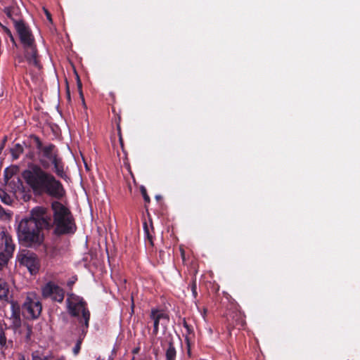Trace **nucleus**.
Segmentation results:
<instances>
[{
    "mask_svg": "<svg viewBox=\"0 0 360 360\" xmlns=\"http://www.w3.org/2000/svg\"><path fill=\"white\" fill-rule=\"evenodd\" d=\"M46 215L43 206L32 208L27 217L22 218L17 227V236L20 244L26 248H37L44 241V231L49 223L46 220Z\"/></svg>",
    "mask_w": 360,
    "mask_h": 360,
    "instance_id": "obj_1",
    "label": "nucleus"
},
{
    "mask_svg": "<svg viewBox=\"0 0 360 360\" xmlns=\"http://www.w3.org/2000/svg\"><path fill=\"white\" fill-rule=\"evenodd\" d=\"M22 176L35 194H46L57 200L65 195L62 183L39 165L30 164L22 172Z\"/></svg>",
    "mask_w": 360,
    "mask_h": 360,
    "instance_id": "obj_2",
    "label": "nucleus"
},
{
    "mask_svg": "<svg viewBox=\"0 0 360 360\" xmlns=\"http://www.w3.org/2000/svg\"><path fill=\"white\" fill-rule=\"evenodd\" d=\"M51 213L49 210L43 207L46 220L50 224L46 231L53 229L56 236L73 235L77 231L75 218L68 207L58 200L51 202Z\"/></svg>",
    "mask_w": 360,
    "mask_h": 360,
    "instance_id": "obj_3",
    "label": "nucleus"
},
{
    "mask_svg": "<svg viewBox=\"0 0 360 360\" xmlns=\"http://www.w3.org/2000/svg\"><path fill=\"white\" fill-rule=\"evenodd\" d=\"M66 303L69 314L72 317L77 318L79 324V335L76 344H79V347H81L89 327L91 314L88 309L87 303L83 297L72 292L68 293Z\"/></svg>",
    "mask_w": 360,
    "mask_h": 360,
    "instance_id": "obj_4",
    "label": "nucleus"
},
{
    "mask_svg": "<svg viewBox=\"0 0 360 360\" xmlns=\"http://www.w3.org/2000/svg\"><path fill=\"white\" fill-rule=\"evenodd\" d=\"M15 28L19 35L25 49V56L30 64L40 67L38 51L34 43V38L30 28L22 20L15 21Z\"/></svg>",
    "mask_w": 360,
    "mask_h": 360,
    "instance_id": "obj_5",
    "label": "nucleus"
},
{
    "mask_svg": "<svg viewBox=\"0 0 360 360\" xmlns=\"http://www.w3.org/2000/svg\"><path fill=\"white\" fill-rule=\"evenodd\" d=\"M40 158V166L44 169L50 167L49 161L51 162L54 167V172L56 174L63 179H67L68 175L64 171V163L62 158L59 156L58 149L53 143H49L39 152Z\"/></svg>",
    "mask_w": 360,
    "mask_h": 360,
    "instance_id": "obj_6",
    "label": "nucleus"
},
{
    "mask_svg": "<svg viewBox=\"0 0 360 360\" xmlns=\"http://www.w3.org/2000/svg\"><path fill=\"white\" fill-rule=\"evenodd\" d=\"M15 244L11 236L6 231L0 232V269L7 264L13 256Z\"/></svg>",
    "mask_w": 360,
    "mask_h": 360,
    "instance_id": "obj_7",
    "label": "nucleus"
},
{
    "mask_svg": "<svg viewBox=\"0 0 360 360\" xmlns=\"http://www.w3.org/2000/svg\"><path fill=\"white\" fill-rule=\"evenodd\" d=\"M42 305L41 302L33 296H27L22 306V314L27 319H35L41 314Z\"/></svg>",
    "mask_w": 360,
    "mask_h": 360,
    "instance_id": "obj_8",
    "label": "nucleus"
},
{
    "mask_svg": "<svg viewBox=\"0 0 360 360\" xmlns=\"http://www.w3.org/2000/svg\"><path fill=\"white\" fill-rule=\"evenodd\" d=\"M42 295L50 297L53 301L61 303L65 297L64 290L53 281L46 283L41 288Z\"/></svg>",
    "mask_w": 360,
    "mask_h": 360,
    "instance_id": "obj_9",
    "label": "nucleus"
},
{
    "mask_svg": "<svg viewBox=\"0 0 360 360\" xmlns=\"http://www.w3.org/2000/svg\"><path fill=\"white\" fill-rule=\"evenodd\" d=\"M150 319L153 321V332L152 335L156 336L159 332V325L162 321L161 325L166 327L167 323L169 322V315L165 313L162 309L153 308L149 315Z\"/></svg>",
    "mask_w": 360,
    "mask_h": 360,
    "instance_id": "obj_10",
    "label": "nucleus"
},
{
    "mask_svg": "<svg viewBox=\"0 0 360 360\" xmlns=\"http://www.w3.org/2000/svg\"><path fill=\"white\" fill-rule=\"evenodd\" d=\"M17 258L20 264L25 266L32 274L38 271L39 262L36 255L29 251L18 254Z\"/></svg>",
    "mask_w": 360,
    "mask_h": 360,
    "instance_id": "obj_11",
    "label": "nucleus"
},
{
    "mask_svg": "<svg viewBox=\"0 0 360 360\" xmlns=\"http://www.w3.org/2000/svg\"><path fill=\"white\" fill-rule=\"evenodd\" d=\"M11 316L9 319L11 321L10 328L13 329L15 333H22L21 325L22 321L20 318L22 307L15 301H11Z\"/></svg>",
    "mask_w": 360,
    "mask_h": 360,
    "instance_id": "obj_12",
    "label": "nucleus"
},
{
    "mask_svg": "<svg viewBox=\"0 0 360 360\" xmlns=\"http://www.w3.org/2000/svg\"><path fill=\"white\" fill-rule=\"evenodd\" d=\"M161 346L165 351V360H176V350L174 346L173 338L169 335L161 342Z\"/></svg>",
    "mask_w": 360,
    "mask_h": 360,
    "instance_id": "obj_13",
    "label": "nucleus"
},
{
    "mask_svg": "<svg viewBox=\"0 0 360 360\" xmlns=\"http://www.w3.org/2000/svg\"><path fill=\"white\" fill-rule=\"evenodd\" d=\"M23 145L26 148L30 150L28 155L30 158L34 157V152L31 150L32 148H35L39 152L44 147L39 137L35 134L30 135L27 139L23 141Z\"/></svg>",
    "mask_w": 360,
    "mask_h": 360,
    "instance_id": "obj_14",
    "label": "nucleus"
},
{
    "mask_svg": "<svg viewBox=\"0 0 360 360\" xmlns=\"http://www.w3.org/2000/svg\"><path fill=\"white\" fill-rule=\"evenodd\" d=\"M10 285L4 278H0V300L8 301Z\"/></svg>",
    "mask_w": 360,
    "mask_h": 360,
    "instance_id": "obj_15",
    "label": "nucleus"
},
{
    "mask_svg": "<svg viewBox=\"0 0 360 360\" xmlns=\"http://www.w3.org/2000/svg\"><path fill=\"white\" fill-rule=\"evenodd\" d=\"M24 147L20 143H15L11 149L10 152L13 160L19 158L20 155L23 153Z\"/></svg>",
    "mask_w": 360,
    "mask_h": 360,
    "instance_id": "obj_16",
    "label": "nucleus"
},
{
    "mask_svg": "<svg viewBox=\"0 0 360 360\" xmlns=\"http://www.w3.org/2000/svg\"><path fill=\"white\" fill-rule=\"evenodd\" d=\"M45 252L46 255L53 258L60 254V250L56 245H50L45 247Z\"/></svg>",
    "mask_w": 360,
    "mask_h": 360,
    "instance_id": "obj_17",
    "label": "nucleus"
},
{
    "mask_svg": "<svg viewBox=\"0 0 360 360\" xmlns=\"http://www.w3.org/2000/svg\"><path fill=\"white\" fill-rule=\"evenodd\" d=\"M21 329H22V333H18L19 334L25 333V341L29 342L31 339V335L32 333V327L29 325H24V326L21 325Z\"/></svg>",
    "mask_w": 360,
    "mask_h": 360,
    "instance_id": "obj_18",
    "label": "nucleus"
},
{
    "mask_svg": "<svg viewBox=\"0 0 360 360\" xmlns=\"http://www.w3.org/2000/svg\"><path fill=\"white\" fill-rule=\"evenodd\" d=\"M143 229L147 240L151 245H153V236L146 222L143 223Z\"/></svg>",
    "mask_w": 360,
    "mask_h": 360,
    "instance_id": "obj_19",
    "label": "nucleus"
},
{
    "mask_svg": "<svg viewBox=\"0 0 360 360\" xmlns=\"http://www.w3.org/2000/svg\"><path fill=\"white\" fill-rule=\"evenodd\" d=\"M0 198L6 205H10L12 202L11 196L3 190H0Z\"/></svg>",
    "mask_w": 360,
    "mask_h": 360,
    "instance_id": "obj_20",
    "label": "nucleus"
},
{
    "mask_svg": "<svg viewBox=\"0 0 360 360\" xmlns=\"http://www.w3.org/2000/svg\"><path fill=\"white\" fill-rule=\"evenodd\" d=\"M6 337L5 335V328L4 326L0 323V347H3L6 345Z\"/></svg>",
    "mask_w": 360,
    "mask_h": 360,
    "instance_id": "obj_21",
    "label": "nucleus"
},
{
    "mask_svg": "<svg viewBox=\"0 0 360 360\" xmlns=\"http://www.w3.org/2000/svg\"><path fill=\"white\" fill-rule=\"evenodd\" d=\"M76 75V79H77V86L79 94V97L81 99H84L83 91H82V83L81 82V79L79 78V76L77 72H75Z\"/></svg>",
    "mask_w": 360,
    "mask_h": 360,
    "instance_id": "obj_22",
    "label": "nucleus"
},
{
    "mask_svg": "<svg viewBox=\"0 0 360 360\" xmlns=\"http://www.w3.org/2000/svg\"><path fill=\"white\" fill-rule=\"evenodd\" d=\"M76 75V79H77V86L79 94V97L81 99H84L83 91H82V83L81 82V79L79 78V76L77 72H75Z\"/></svg>",
    "mask_w": 360,
    "mask_h": 360,
    "instance_id": "obj_23",
    "label": "nucleus"
},
{
    "mask_svg": "<svg viewBox=\"0 0 360 360\" xmlns=\"http://www.w3.org/2000/svg\"><path fill=\"white\" fill-rule=\"evenodd\" d=\"M140 191L143 198L145 202L149 203L150 202V199L149 195L147 193V190L144 186H141L140 187Z\"/></svg>",
    "mask_w": 360,
    "mask_h": 360,
    "instance_id": "obj_24",
    "label": "nucleus"
},
{
    "mask_svg": "<svg viewBox=\"0 0 360 360\" xmlns=\"http://www.w3.org/2000/svg\"><path fill=\"white\" fill-rule=\"evenodd\" d=\"M191 288L193 296L194 297V298H196L198 296V292H197V283H196L195 278H193Z\"/></svg>",
    "mask_w": 360,
    "mask_h": 360,
    "instance_id": "obj_25",
    "label": "nucleus"
},
{
    "mask_svg": "<svg viewBox=\"0 0 360 360\" xmlns=\"http://www.w3.org/2000/svg\"><path fill=\"white\" fill-rule=\"evenodd\" d=\"M0 25L1 26V27H2L3 30H4V32H5V34L10 38L11 41L13 43H15V39H14V37H13L11 30L8 27H6L4 26L3 25H1V23H0Z\"/></svg>",
    "mask_w": 360,
    "mask_h": 360,
    "instance_id": "obj_26",
    "label": "nucleus"
},
{
    "mask_svg": "<svg viewBox=\"0 0 360 360\" xmlns=\"http://www.w3.org/2000/svg\"><path fill=\"white\" fill-rule=\"evenodd\" d=\"M117 131H118L120 143L122 150L124 151L123 139H122V134H121V128H120V126L119 124H117Z\"/></svg>",
    "mask_w": 360,
    "mask_h": 360,
    "instance_id": "obj_27",
    "label": "nucleus"
},
{
    "mask_svg": "<svg viewBox=\"0 0 360 360\" xmlns=\"http://www.w3.org/2000/svg\"><path fill=\"white\" fill-rule=\"evenodd\" d=\"M32 360H47V356H44V358H41L37 352H33L32 354Z\"/></svg>",
    "mask_w": 360,
    "mask_h": 360,
    "instance_id": "obj_28",
    "label": "nucleus"
},
{
    "mask_svg": "<svg viewBox=\"0 0 360 360\" xmlns=\"http://www.w3.org/2000/svg\"><path fill=\"white\" fill-rule=\"evenodd\" d=\"M43 10H44V14L47 18V20L51 22L52 23L53 22V20H52V17H51V13L46 8H43Z\"/></svg>",
    "mask_w": 360,
    "mask_h": 360,
    "instance_id": "obj_29",
    "label": "nucleus"
},
{
    "mask_svg": "<svg viewBox=\"0 0 360 360\" xmlns=\"http://www.w3.org/2000/svg\"><path fill=\"white\" fill-rule=\"evenodd\" d=\"M12 172H11L8 169V168H6L5 170H4V177L5 179H6V181H8L9 179H11L12 177Z\"/></svg>",
    "mask_w": 360,
    "mask_h": 360,
    "instance_id": "obj_30",
    "label": "nucleus"
},
{
    "mask_svg": "<svg viewBox=\"0 0 360 360\" xmlns=\"http://www.w3.org/2000/svg\"><path fill=\"white\" fill-rule=\"evenodd\" d=\"M76 281H77V278L73 277L72 279L68 281L67 286L70 288V290H72V286L75 284Z\"/></svg>",
    "mask_w": 360,
    "mask_h": 360,
    "instance_id": "obj_31",
    "label": "nucleus"
},
{
    "mask_svg": "<svg viewBox=\"0 0 360 360\" xmlns=\"http://www.w3.org/2000/svg\"><path fill=\"white\" fill-rule=\"evenodd\" d=\"M81 349V347H79V344H76L73 348V354L75 355H77Z\"/></svg>",
    "mask_w": 360,
    "mask_h": 360,
    "instance_id": "obj_32",
    "label": "nucleus"
},
{
    "mask_svg": "<svg viewBox=\"0 0 360 360\" xmlns=\"http://www.w3.org/2000/svg\"><path fill=\"white\" fill-rule=\"evenodd\" d=\"M66 96H67L68 101L70 102L71 101V96H70V91L69 86L68 84H67V86H66Z\"/></svg>",
    "mask_w": 360,
    "mask_h": 360,
    "instance_id": "obj_33",
    "label": "nucleus"
},
{
    "mask_svg": "<svg viewBox=\"0 0 360 360\" xmlns=\"http://www.w3.org/2000/svg\"><path fill=\"white\" fill-rule=\"evenodd\" d=\"M4 13L6 14L8 17H11V8L10 7H6L4 8Z\"/></svg>",
    "mask_w": 360,
    "mask_h": 360,
    "instance_id": "obj_34",
    "label": "nucleus"
},
{
    "mask_svg": "<svg viewBox=\"0 0 360 360\" xmlns=\"http://www.w3.org/2000/svg\"><path fill=\"white\" fill-rule=\"evenodd\" d=\"M140 350H141V347H140V345H139L137 347H134V348L132 349L131 352H132V354H139V353Z\"/></svg>",
    "mask_w": 360,
    "mask_h": 360,
    "instance_id": "obj_35",
    "label": "nucleus"
},
{
    "mask_svg": "<svg viewBox=\"0 0 360 360\" xmlns=\"http://www.w3.org/2000/svg\"><path fill=\"white\" fill-rule=\"evenodd\" d=\"M183 326L186 328L188 331L190 330V326L188 324V323L186 322V319H183Z\"/></svg>",
    "mask_w": 360,
    "mask_h": 360,
    "instance_id": "obj_36",
    "label": "nucleus"
},
{
    "mask_svg": "<svg viewBox=\"0 0 360 360\" xmlns=\"http://www.w3.org/2000/svg\"><path fill=\"white\" fill-rule=\"evenodd\" d=\"M207 313V309L204 307L202 309V311L201 312V314H202V316L204 319H205V316H206Z\"/></svg>",
    "mask_w": 360,
    "mask_h": 360,
    "instance_id": "obj_37",
    "label": "nucleus"
},
{
    "mask_svg": "<svg viewBox=\"0 0 360 360\" xmlns=\"http://www.w3.org/2000/svg\"><path fill=\"white\" fill-rule=\"evenodd\" d=\"M16 360H25V356L22 354H18Z\"/></svg>",
    "mask_w": 360,
    "mask_h": 360,
    "instance_id": "obj_38",
    "label": "nucleus"
},
{
    "mask_svg": "<svg viewBox=\"0 0 360 360\" xmlns=\"http://www.w3.org/2000/svg\"><path fill=\"white\" fill-rule=\"evenodd\" d=\"M164 254H165V252L163 250H160L159 252V257H160L161 259H162Z\"/></svg>",
    "mask_w": 360,
    "mask_h": 360,
    "instance_id": "obj_39",
    "label": "nucleus"
},
{
    "mask_svg": "<svg viewBox=\"0 0 360 360\" xmlns=\"http://www.w3.org/2000/svg\"><path fill=\"white\" fill-rule=\"evenodd\" d=\"M4 212L3 207L0 205V216L3 214Z\"/></svg>",
    "mask_w": 360,
    "mask_h": 360,
    "instance_id": "obj_40",
    "label": "nucleus"
},
{
    "mask_svg": "<svg viewBox=\"0 0 360 360\" xmlns=\"http://www.w3.org/2000/svg\"><path fill=\"white\" fill-rule=\"evenodd\" d=\"M81 100H82V103L83 106L86 108V105L84 99H81Z\"/></svg>",
    "mask_w": 360,
    "mask_h": 360,
    "instance_id": "obj_41",
    "label": "nucleus"
},
{
    "mask_svg": "<svg viewBox=\"0 0 360 360\" xmlns=\"http://www.w3.org/2000/svg\"><path fill=\"white\" fill-rule=\"evenodd\" d=\"M155 198L157 200H159L162 198V197H161V195H155Z\"/></svg>",
    "mask_w": 360,
    "mask_h": 360,
    "instance_id": "obj_42",
    "label": "nucleus"
},
{
    "mask_svg": "<svg viewBox=\"0 0 360 360\" xmlns=\"http://www.w3.org/2000/svg\"><path fill=\"white\" fill-rule=\"evenodd\" d=\"M181 255H182L183 259H184V250L181 252Z\"/></svg>",
    "mask_w": 360,
    "mask_h": 360,
    "instance_id": "obj_43",
    "label": "nucleus"
},
{
    "mask_svg": "<svg viewBox=\"0 0 360 360\" xmlns=\"http://www.w3.org/2000/svg\"><path fill=\"white\" fill-rule=\"evenodd\" d=\"M151 230H152V231H153V227L152 225H151Z\"/></svg>",
    "mask_w": 360,
    "mask_h": 360,
    "instance_id": "obj_44",
    "label": "nucleus"
}]
</instances>
